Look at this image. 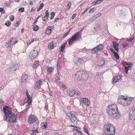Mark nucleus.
<instances>
[{
	"label": "nucleus",
	"mask_w": 135,
	"mask_h": 135,
	"mask_svg": "<svg viewBox=\"0 0 135 135\" xmlns=\"http://www.w3.org/2000/svg\"><path fill=\"white\" fill-rule=\"evenodd\" d=\"M3 109L6 116L5 120L9 123L15 122L16 121L17 117L12 112L10 108L4 106Z\"/></svg>",
	"instance_id": "f257e3e1"
},
{
	"label": "nucleus",
	"mask_w": 135,
	"mask_h": 135,
	"mask_svg": "<svg viewBox=\"0 0 135 135\" xmlns=\"http://www.w3.org/2000/svg\"><path fill=\"white\" fill-rule=\"evenodd\" d=\"M118 109L117 104H114L107 106V111L111 117L116 119H118L120 117L121 115L118 112Z\"/></svg>",
	"instance_id": "f03ea898"
},
{
	"label": "nucleus",
	"mask_w": 135,
	"mask_h": 135,
	"mask_svg": "<svg viewBox=\"0 0 135 135\" xmlns=\"http://www.w3.org/2000/svg\"><path fill=\"white\" fill-rule=\"evenodd\" d=\"M104 131L106 134L109 135H114L115 132V128L112 124L107 123L104 126Z\"/></svg>",
	"instance_id": "7ed1b4c3"
},
{
	"label": "nucleus",
	"mask_w": 135,
	"mask_h": 135,
	"mask_svg": "<svg viewBox=\"0 0 135 135\" xmlns=\"http://www.w3.org/2000/svg\"><path fill=\"white\" fill-rule=\"evenodd\" d=\"M20 66L19 64H13L7 69V70L10 73L13 72L19 68Z\"/></svg>",
	"instance_id": "20e7f679"
},
{
	"label": "nucleus",
	"mask_w": 135,
	"mask_h": 135,
	"mask_svg": "<svg viewBox=\"0 0 135 135\" xmlns=\"http://www.w3.org/2000/svg\"><path fill=\"white\" fill-rule=\"evenodd\" d=\"M80 34V32H78L71 37L69 41V45H71L73 42L76 40L77 39Z\"/></svg>",
	"instance_id": "39448f33"
},
{
	"label": "nucleus",
	"mask_w": 135,
	"mask_h": 135,
	"mask_svg": "<svg viewBox=\"0 0 135 135\" xmlns=\"http://www.w3.org/2000/svg\"><path fill=\"white\" fill-rule=\"evenodd\" d=\"M83 103L85 105L88 106L90 104V102L86 98H81L80 100V105L83 106Z\"/></svg>",
	"instance_id": "423d86ee"
},
{
	"label": "nucleus",
	"mask_w": 135,
	"mask_h": 135,
	"mask_svg": "<svg viewBox=\"0 0 135 135\" xmlns=\"http://www.w3.org/2000/svg\"><path fill=\"white\" fill-rule=\"evenodd\" d=\"M84 72L82 71H78L75 74L74 76L75 79L78 80L80 81L82 79L83 75H84Z\"/></svg>",
	"instance_id": "0eeeda50"
},
{
	"label": "nucleus",
	"mask_w": 135,
	"mask_h": 135,
	"mask_svg": "<svg viewBox=\"0 0 135 135\" xmlns=\"http://www.w3.org/2000/svg\"><path fill=\"white\" fill-rule=\"evenodd\" d=\"M38 52L36 50H33L30 53L29 55L30 59L31 60L35 59L38 55Z\"/></svg>",
	"instance_id": "6e6552de"
},
{
	"label": "nucleus",
	"mask_w": 135,
	"mask_h": 135,
	"mask_svg": "<svg viewBox=\"0 0 135 135\" xmlns=\"http://www.w3.org/2000/svg\"><path fill=\"white\" fill-rule=\"evenodd\" d=\"M26 93L27 99L26 101V103H27L26 104L27 107L26 108H28L29 105L31 103L32 98L28 94V91L27 89L26 90Z\"/></svg>",
	"instance_id": "1a4fd4ad"
},
{
	"label": "nucleus",
	"mask_w": 135,
	"mask_h": 135,
	"mask_svg": "<svg viewBox=\"0 0 135 135\" xmlns=\"http://www.w3.org/2000/svg\"><path fill=\"white\" fill-rule=\"evenodd\" d=\"M132 109V113L131 111L130 112L129 118L131 120H134L135 119V106H133Z\"/></svg>",
	"instance_id": "9d476101"
},
{
	"label": "nucleus",
	"mask_w": 135,
	"mask_h": 135,
	"mask_svg": "<svg viewBox=\"0 0 135 135\" xmlns=\"http://www.w3.org/2000/svg\"><path fill=\"white\" fill-rule=\"evenodd\" d=\"M126 99V98L124 96L122 95L118 97V102L119 104L123 105L124 104Z\"/></svg>",
	"instance_id": "9b49d317"
},
{
	"label": "nucleus",
	"mask_w": 135,
	"mask_h": 135,
	"mask_svg": "<svg viewBox=\"0 0 135 135\" xmlns=\"http://www.w3.org/2000/svg\"><path fill=\"white\" fill-rule=\"evenodd\" d=\"M37 120V118L33 115L30 116L28 122L30 123L31 124L35 122Z\"/></svg>",
	"instance_id": "f8f14e48"
},
{
	"label": "nucleus",
	"mask_w": 135,
	"mask_h": 135,
	"mask_svg": "<svg viewBox=\"0 0 135 135\" xmlns=\"http://www.w3.org/2000/svg\"><path fill=\"white\" fill-rule=\"evenodd\" d=\"M42 84V82L41 80L37 81L35 85V88L37 89L40 88Z\"/></svg>",
	"instance_id": "ddd939ff"
},
{
	"label": "nucleus",
	"mask_w": 135,
	"mask_h": 135,
	"mask_svg": "<svg viewBox=\"0 0 135 135\" xmlns=\"http://www.w3.org/2000/svg\"><path fill=\"white\" fill-rule=\"evenodd\" d=\"M97 63L99 66H102L104 64L105 61L102 59H98L97 60Z\"/></svg>",
	"instance_id": "4468645a"
},
{
	"label": "nucleus",
	"mask_w": 135,
	"mask_h": 135,
	"mask_svg": "<svg viewBox=\"0 0 135 135\" xmlns=\"http://www.w3.org/2000/svg\"><path fill=\"white\" fill-rule=\"evenodd\" d=\"M121 75H118L113 78V83H116L118 80L120 79L121 78Z\"/></svg>",
	"instance_id": "2eb2a0df"
},
{
	"label": "nucleus",
	"mask_w": 135,
	"mask_h": 135,
	"mask_svg": "<svg viewBox=\"0 0 135 135\" xmlns=\"http://www.w3.org/2000/svg\"><path fill=\"white\" fill-rule=\"evenodd\" d=\"M9 40L12 45L18 42V41L17 40L16 38L13 37L11 38Z\"/></svg>",
	"instance_id": "dca6fc26"
},
{
	"label": "nucleus",
	"mask_w": 135,
	"mask_h": 135,
	"mask_svg": "<svg viewBox=\"0 0 135 135\" xmlns=\"http://www.w3.org/2000/svg\"><path fill=\"white\" fill-rule=\"evenodd\" d=\"M28 75L27 74L23 75L21 78V82L22 83H25V81L27 79Z\"/></svg>",
	"instance_id": "f3484780"
},
{
	"label": "nucleus",
	"mask_w": 135,
	"mask_h": 135,
	"mask_svg": "<svg viewBox=\"0 0 135 135\" xmlns=\"http://www.w3.org/2000/svg\"><path fill=\"white\" fill-rule=\"evenodd\" d=\"M54 70V67H49L47 66V70L50 74H51Z\"/></svg>",
	"instance_id": "a211bd4d"
},
{
	"label": "nucleus",
	"mask_w": 135,
	"mask_h": 135,
	"mask_svg": "<svg viewBox=\"0 0 135 135\" xmlns=\"http://www.w3.org/2000/svg\"><path fill=\"white\" fill-rule=\"evenodd\" d=\"M51 32V28L50 26L47 27L46 30V34L47 35H50Z\"/></svg>",
	"instance_id": "6ab92c4d"
},
{
	"label": "nucleus",
	"mask_w": 135,
	"mask_h": 135,
	"mask_svg": "<svg viewBox=\"0 0 135 135\" xmlns=\"http://www.w3.org/2000/svg\"><path fill=\"white\" fill-rule=\"evenodd\" d=\"M77 113L74 111H72L70 112V113H68L66 114V115L67 116L71 118L72 117L73 115H75Z\"/></svg>",
	"instance_id": "aec40b11"
},
{
	"label": "nucleus",
	"mask_w": 135,
	"mask_h": 135,
	"mask_svg": "<svg viewBox=\"0 0 135 135\" xmlns=\"http://www.w3.org/2000/svg\"><path fill=\"white\" fill-rule=\"evenodd\" d=\"M40 64V63L38 61H36L33 63L32 65V67L33 68H35L39 66Z\"/></svg>",
	"instance_id": "412c9836"
},
{
	"label": "nucleus",
	"mask_w": 135,
	"mask_h": 135,
	"mask_svg": "<svg viewBox=\"0 0 135 135\" xmlns=\"http://www.w3.org/2000/svg\"><path fill=\"white\" fill-rule=\"evenodd\" d=\"M125 101L124 104L123 105V106H128L131 103L130 100H128L127 98H126V99H125Z\"/></svg>",
	"instance_id": "4be33fe9"
},
{
	"label": "nucleus",
	"mask_w": 135,
	"mask_h": 135,
	"mask_svg": "<svg viewBox=\"0 0 135 135\" xmlns=\"http://www.w3.org/2000/svg\"><path fill=\"white\" fill-rule=\"evenodd\" d=\"M122 64L124 67H127L128 68H131V66H132L133 64L132 63H130L129 64H128L126 62H123L122 63Z\"/></svg>",
	"instance_id": "5701e85b"
},
{
	"label": "nucleus",
	"mask_w": 135,
	"mask_h": 135,
	"mask_svg": "<svg viewBox=\"0 0 135 135\" xmlns=\"http://www.w3.org/2000/svg\"><path fill=\"white\" fill-rule=\"evenodd\" d=\"M47 123L46 122H44L41 124V128L42 129H45L46 128Z\"/></svg>",
	"instance_id": "b1692460"
},
{
	"label": "nucleus",
	"mask_w": 135,
	"mask_h": 135,
	"mask_svg": "<svg viewBox=\"0 0 135 135\" xmlns=\"http://www.w3.org/2000/svg\"><path fill=\"white\" fill-rule=\"evenodd\" d=\"M76 114L77 113L75 114V115H73V116H72V117H71V120L72 122H74L76 120Z\"/></svg>",
	"instance_id": "393cba45"
},
{
	"label": "nucleus",
	"mask_w": 135,
	"mask_h": 135,
	"mask_svg": "<svg viewBox=\"0 0 135 135\" xmlns=\"http://www.w3.org/2000/svg\"><path fill=\"white\" fill-rule=\"evenodd\" d=\"M48 48L50 49H51L54 48V43H52V42H51L50 43L48 46Z\"/></svg>",
	"instance_id": "a878e982"
},
{
	"label": "nucleus",
	"mask_w": 135,
	"mask_h": 135,
	"mask_svg": "<svg viewBox=\"0 0 135 135\" xmlns=\"http://www.w3.org/2000/svg\"><path fill=\"white\" fill-rule=\"evenodd\" d=\"M98 50L99 51L102 50L104 48V46L102 44H100L97 47Z\"/></svg>",
	"instance_id": "bb28decb"
},
{
	"label": "nucleus",
	"mask_w": 135,
	"mask_h": 135,
	"mask_svg": "<svg viewBox=\"0 0 135 135\" xmlns=\"http://www.w3.org/2000/svg\"><path fill=\"white\" fill-rule=\"evenodd\" d=\"M68 92L69 93V95L71 96H73L75 94L74 91L73 90L71 91L69 90L68 91Z\"/></svg>",
	"instance_id": "cd10ccee"
},
{
	"label": "nucleus",
	"mask_w": 135,
	"mask_h": 135,
	"mask_svg": "<svg viewBox=\"0 0 135 135\" xmlns=\"http://www.w3.org/2000/svg\"><path fill=\"white\" fill-rule=\"evenodd\" d=\"M99 50L97 47L94 48L92 50V52L93 54L96 53L98 52Z\"/></svg>",
	"instance_id": "c85d7f7f"
},
{
	"label": "nucleus",
	"mask_w": 135,
	"mask_h": 135,
	"mask_svg": "<svg viewBox=\"0 0 135 135\" xmlns=\"http://www.w3.org/2000/svg\"><path fill=\"white\" fill-rule=\"evenodd\" d=\"M65 43H64L61 46V49L60 51L62 52H63L64 49L65 48L66 46Z\"/></svg>",
	"instance_id": "c756f323"
},
{
	"label": "nucleus",
	"mask_w": 135,
	"mask_h": 135,
	"mask_svg": "<svg viewBox=\"0 0 135 135\" xmlns=\"http://www.w3.org/2000/svg\"><path fill=\"white\" fill-rule=\"evenodd\" d=\"M12 45L10 42L9 40L5 44V46L7 48H8L10 47Z\"/></svg>",
	"instance_id": "7c9ffc66"
},
{
	"label": "nucleus",
	"mask_w": 135,
	"mask_h": 135,
	"mask_svg": "<svg viewBox=\"0 0 135 135\" xmlns=\"http://www.w3.org/2000/svg\"><path fill=\"white\" fill-rule=\"evenodd\" d=\"M39 28V27L38 26L36 25H33V28L34 31H37L38 30Z\"/></svg>",
	"instance_id": "2f4dec72"
},
{
	"label": "nucleus",
	"mask_w": 135,
	"mask_h": 135,
	"mask_svg": "<svg viewBox=\"0 0 135 135\" xmlns=\"http://www.w3.org/2000/svg\"><path fill=\"white\" fill-rule=\"evenodd\" d=\"M113 44V45L114 47H118L119 46V44L118 43L115 42L113 41L112 42Z\"/></svg>",
	"instance_id": "473e14b6"
},
{
	"label": "nucleus",
	"mask_w": 135,
	"mask_h": 135,
	"mask_svg": "<svg viewBox=\"0 0 135 135\" xmlns=\"http://www.w3.org/2000/svg\"><path fill=\"white\" fill-rule=\"evenodd\" d=\"M71 2H68V5H67V7L66 8V9L67 10H69L71 7Z\"/></svg>",
	"instance_id": "72a5a7b5"
},
{
	"label": "nucleus",
	"mask_w": 135,
	"mask_h": 135,
	"mask_svg": "<svg viewBox=\"0 0 135 135\" xmlns=\"http://www.w3.org/2000/svg\"><path fill=\"white\" fill-rule=\"evenodd\" d=\"M100 26V25L98 24H96L95 25V27H94V29L95 30L97 31L98 30V28H99Z\"/></svg>",
	"instance_id": "f704fd0d"
},
{
	"label": "nucleus",
	"mask_w": 135,
	"mask_h": 135,
	"mask_svg": "<svg viewBox=\"0 0 135 135\" xmlns=\"http://www.w3.org/2000/svg\"><path fill=\"white\" fill-rule=\"evenodd\" d=\"M41 15H41L40 16H38V17H37L36 19H35L34 21L33 24H35V23L37 22V20L38 18H39L41 16Z\"/></svg>",
	"instance_id": "c9c22d12"
},
{
	"label": "nucleus",
	"mask_w": 135,
	"mask_h": 135,
	"mask_svg": "<svg viewBox=\"0 0 135 135\" xmlns=\"http://www.w3.org/2000/svg\"><path fill=\"white\" fill-rule=\"evenodd\" d=\"M78 61L81 64H83L84 62V60L81 58H79L78 60Z\"/></svg>",
	"instance_id": "e433bc0d"
},
{
	"label": "nucleus",
	"mask_w": 135,
	"mask_h": 135,
	"mask_svg": "<svg viewBox=\"0 0 135 135\" xmlns=\"http://www.w3.org/2000/svg\"><path fill=\"white\" fill-rule=\"evenodd\" d=\"M11 24V22L9 21H7L6 23H5V25H6L7 26H9Z\"/></svg>",
	"instance_id": "4c0bfd02"
},
{
	"label": "nucleus",
	"mask_w": 135,
	"mask_h": 135,
	"mask_svg": "<svg viewBox=\"0 0 135 135\" xmlns=\"http://www.w3.org/2000/svg\"><path fill=\"white\" fill-rule=\"evenodd\" d=\"M32 131L33 132V133H37L39 132L37 128H34L32 130Z\"/></svg>",
	"instance_id": "58836bf2"
},
{
	"label": "nucleus",
	"mask_w": 135,
	"mask_h": 135,
	"mask_svg": "<svg viewBox=\"0 0 135 135\" xmlns=\"http://www.w3.org/2000/svg\"><path fill=\"white\" fill-rule=\"evenodd\" d=\"M95 10L96 8H93L90 10L89 11V13H92Z\"/></svg>",
	"instance_id": "ea45409f"
},
{
	"label": "nucleus",
	"mask_w": 135,
	"mask_h": 135,
	"mask_svg": "<svg viewBox=\"0 0 135 135\" xmlns=\"http://www.w3.org/2000/svg\"><path fill=\"white\" fill-rule=\"evenodd\" d=\"M0 12L2 14H3L5 13V11L4 9L3 8H0Z\"/></svg>",
	"instance_id": "a19ab883"
},
{
	"label": "nucleus",
	"mask_w": 135,
	"mask_h": 135,
	"mask_svg": "<svg viewBox=\"0 0 135 135\" xmlns=\"http://www.w3.org/2000/svg\"><path fill=\"white\" fill-rule=\"evenodd\" d=\"M45 16L46 17V19H48L49 15V13L48 10H47L45 11Z\"/></svg>",
	"instance_id": "79ce46f5"
},
{
	"label": "nucleus",
	"mask_w": 135,
	"mask_h": 135,
	"mask_svg": "<svg viewBox=\"0 0 135 135\" xmlns=\"http://www.w3.org/2000/svg\"><path fill=\"white\" fill-rule=\"evenodd\" d=\"M114 57L116 59H117L118 60L119 58V56L118 54L117 53H115V54H114Z\"/></svg>",
	"instance_id": "37998d69"
},
{
	"label": "nucleus",
	"mask_w": 135,
	"mask_h": 135,
	"mask_svg": "<svg viewBox=\"0 0 135 135\" xmlns=\"http://www.w3.org/2000/svg\"><path fill=\"white\" fill-rule=\"evenodd\" d=\"M18 11L21 12H23L24 11V8L23 7L20 8L18 9Z\"/></svg>",
	"instance_id": "c03bdc74"
},
{
	"label": "nucleus",
	"mask_w": 135,
	"mask_h": 135,
	"mask_svg": "<svg viewBox=\"0 0 135 135\" xmlns=\"http://www.w3.org/2000/svg\"><path fill=\"white\" fill-rule=\"evenodd\" d=\"M74 94L76 95H79L80 94V92L78 90L74 91Z\"/></svg>",
	"instance_id": "a18cd8bd"
},
{
	"label": "nucleus",
	"mask_w": 135,
	"mask_h": 135,
	"mask_svg": "<svg viewBox=\"0 0 135 135\" xmlns=\"http://www.w3.org/2000/svg\"><path fill=\"white\" fill-rule=\"evenodd\" d=\"M9 19L12 21H13L14 20V16L12 15H11L9 17Z\"/></svg>",
	"instance_id": "49530a36"
},
{
	"label": "nucleus",
	"mask_w": 135,
	"mask_h": 135,
	"mask_svg": "<svg viewBox=\"0 0 135 135\" xmlns=\"http://www.w3.org/2000/svg\"><path fill=\"white\" fill-rule=\"evenodd\" d=\"M122 45L123 46V48H124L128 46V44L127 43L126 44H122Z\"/></svg>",
	"instance_id": "de8ad7c7"
},
{
	"label": "nucleus",
	"mask_w": 135,
	"mask_h": 135,
	"mask_svg": "<svg viewBox=\"0 0 135 135\" xmlns=\"http://www.w3.org/2000/svg\"><path fill=\"white\" fill-rule=\"evenodd\" d=\"M89 8L88 7H87L86 8L85 10L83 12H82L81 13V15H83L84 13L88 11V10Z\"/></svg>",
	"instance_id": "09e8293b"
},
{
	"label": "nucleus",
	"mask_w": 135,
	"mask_h": 135,
	"mask_svg": "<svg viewBox=\"0 0 135 135\" xmlns=\"http://www.w3.org/2000/svg\"><path fill=\"white\" fill-rule=\"evenodd\" d=\"M97 17L95 16V15L93 16L90 19V20L91 21H93L94 20H95L96 18Z\"/></svg>",
	"instance_id": "8fccbe9b"
},
{
	"label": "nucleus",
	"mask_w": 135,
	"mask_h": 135,
	"mask_svg": "<svg viewBox=\"0 0 135 135\" xmlns=\"http://www.w3.org/2000/svg\"><path fill=\"white\" fill-rule=\"evenodd\" d=\"M84 131L87 134H89L88 130L85 127L84 128Z\"/></svg>",
	"instance_id": "3c124183"
},
{
	"label": "nucleus",
	"mask_w": 135,
	"mask_h": 135,
	"mask_svg": "<svg viewBox=\"0 0 135 135\" xmlns=\"http://www.w3.org/2000/svg\"><path fill=\"white\" fill-rule=\"evenodd\" d=\"M44 6V4L43 3H42L40 4L39 8L41 9L43 8V7Z\"/></svg>",
	"instance_id": "603ef678"
},
{
	"label": "nucleus",
	"mask_w": 135,
	"mask_h": 135,
	"mask_svg": "<svg viewBox=\"0 0 135 135\" xmlns=\"http://www.w3.org/2000/svg\"><path fill=\"white\" fill-rule=\"evenodd\" d=\"M102 14L101 13H99L97 14L95 16L97 18L98 17H99L100 16H101L102 15Z\"/></svg>",
	"instance_id": "864d4df0"
},
{
	"label": "nucleus",
	"mask_w": 135,
	"mask_h": 135,
	"mask_svg": "<svg viewBox=\"0 0 135 135\" xmlns=\"http://www.w3.org/2000/svg\"><path fill=\"white\" fill-rule=\"evenodd\" d=\"M33 42L31 40H29L27 42V44L28 45L30 44L31 43Z\"/></svg>",
	"instance_id": "5fc2aeb1"
},
{
	"label": "nucleus",
	"mask_w": 135,
	"mask_h": 135,
	"mask_svg": "<svg viewBox=\"0 0 135 135\" xmlns=\"http://www.w3.org/2000/svg\"><path fill=\"white\" fill-rule=\"evenodd\" d=\"M128 70V68L127 67H125V71L126 73H127Z\"/></svg>",
	"instance_id": "6e6d98bb"
},
{
	"label": "nucleus",
	"mask_w": 135,
	"mask_h": 135,
	"mask_svg": "<svg viewBox=\"0 0 135 135\" xmlns=\"http://www.w3.org/2000/svg\"><path fill=\"white\" fill-rule=\"evenodd\" d=\"M69 31H67L64 35V38L69 33Z\"/></svg>",
	"instance_id": "4d7b16f0"
},
{
	"label": "nucleus",
	"mask_w": 135,
	"mask_h": 135,
	"mask_svg": "<svg viewBox=\"0 0 135 135\" xmlns=\"http://www.w3.org/2000/svg\"><path fill=\"white\" fill-rule=\"evenodd\" d=\"M35 8H31L30 10V12H32L33 11H35Z\"/></svg>",
	"instance_id": "13d9d810"
},
{
	"label": "nucleus",
	"mask_w": 135,
	"mask_h": 135,
	"mask_svg": "<svg viewBox=\"0 0 135 135\" xmlns=\"http://www.w3.org/2000/svg\"><path fill=\"white\" fill-rule=\"evenodd\" d=\"M51 15L52 16H54L55 15V13L54 12H52L51 13Z\"/></svg>",
	"instance_id": "bf43d9fd"
},
{
	"label": "nucleus",
	"mask_w": 135,
	"mask_h": 135,
	"mask_svg": "<svg viewBox=\"0 0 135 135\" xmlns=\"http://www.w3.org/2000/svg\"><path fill=\"white\" fill-rule=\"evenodd\" d=\"M76 16V13H74L73 15L72 16V18L73 19Z\"/></svg>",
	"instance_id": "052dcab7"
},
{
	"label": "nucleus",
	"mask_w": 135,
	"mask_h": 135,
	"mask_svg": "<svg viewBox=\"0 0 135 135\" xmlns=\"http://www.w3.org/2000/svg\"><path fill=\"white\" fill-rule=\"evenodd\" d=\"M19 24V22L18 21H17L16 22V24L15 25V26L16 27H17L18 26Z\"/></svg>",
	"instance_id": "680f3d73"
},
{
	"label": "nucleus",
	"mask_w": 135,
	"mask_h": 135,
	"mask_svg": "<svg viewBox=\"0 0 135 135\" xmlns=\"http://www.w3.org/2000/svg\"><path fill=\"white\" fill-rule=\"evenodd\" d=\"M133 39V37L132 38H131L129 39H128L127 40V41H129L130 42H131L132 41V40Z\"/></svg>",
	"instance_id": "e2e57ef3"
},
{
	"label": "nucleus",
	"mask_w": 135,
	"mask_h": 135,
	"mask_svg": "<svg viewBox=\"0 0 135 135\" xmlns=\"http://www.w3.org/2000/svg\"><path fill=\"white\" fill-rule=\"evenodd\" d=\"M128 100H130V102H131V101L133 99V98L132 97H131L130 98H128Z\"/></svg>",
	"instance_id": "0e129e2a"
},
{
	"label": "nucleus",
	"mask_w": 135,
	"mask_h": 135,
	"mask_svg": "<svg viewBox=\"0 0 135 135\" xmlns=\"http://www.w3.org/2000/svg\"><path fill=\"white\" fill-rule=\"evenodd\" d=\"M4 5L5 6L7 7H8L9 6V5L8 4L7 2L5 3L4 4Z\"/></svg>",
	"instance_id": "69168bd1"
},
{
	"label": "nucleus",
	"mask_w": 135,
	"mask_h": 135,
	"mask_svg": "<svg viewBox=\"0 0 135 135\" xmlns=\"http://www.w3.org/2000/svg\"><path fill=\"white\" fill-rule=\"evenodd\" d=\"M115 50L117 52H118V50H119V49L118 48V47H116L114 48Z\"/></svg>",
	"instance_id": "338daca9"
},
{
	"label": "nucleus",
	"mask_w": 135,
	"mask_h": 135,
	"mask_svg": "<svg viewBox=\"0 0 135 135\" xmlns=\"http://www.w3.org/2000/svg\"><path fill=\"white\" fill-rule=\"evenodd\" d=\"M49 133L48 132H46L44 133V135H49Z\"/></svg>",
	"instance_id": "774afa93"
}]
</instances>
